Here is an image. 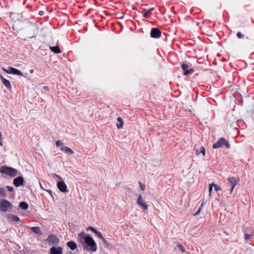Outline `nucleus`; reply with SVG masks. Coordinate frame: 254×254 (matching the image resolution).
<instances>
[{
  "mask_svg": "<svg viewBox=\"0 0 254 254\" xmlns=\"http://www.w3.org/2000/svg\"><path fill=\"white\" fill-rule=\"evenodd\" d=\"M0 195L2 197H5L6 195V191L3 188L0 187Z\"/></svg>",
  "mask_w": 254,
  "mask_h": 254,
  "instance_id": "obj_21",
  "label": "nucleus"
},
{
  "mask_svg": "<svg viewBox=\"0 0 254 254\" xmlns=\"http://www.w3.org/2000/svg\"><path fill=\"white\" fill-rule=\"evenodd\" d=\"M87 229L88 230H90L91 231H92L94 233L96 231V230L95 228H94L93 227H92V226L88 227Z\"/></svg>",
  "mask_w": 254,
  "mask_h": 254,
  "instance_id": "obj_35",
  "label": "nucleus"
},
{
  "mask_svg": "<svg viewBox=\"0 0 254 254\" xmlns=\"http://www.w3.org/2000/svg\"><path fill=\"white\" fill-rule=\"evenodd\" d=\"M24 179L22 177H18L13 180V184L16 187H18L23 185Z\"/></svg>",
  "mask_w": 254,
  "mask_h": 254,
  "instance_id": "obj_12",
  "label": "nucleus"
},
{
  "mask_svg": "<svg viewBox=\"0 0 254 254\" xmlns=\"http://www.w3.org/2000/svg\"><path fill=\"white\" fill-rule=\"evenodd\" d=\"M6 217L10 221L17 222L20 221L18 217L12 214H8Z\"/></svg>",
  "mask_w": 254,
  "mask_h": 254,
  "instance_id": "obj_14",
  "label": "nucleus"
},
{
  "mask_svg": "<svg viewBox=\"0 0 254 254\" xmlns=\"http://www.w3.org/2000/svg\"><path fill=\"white\" fill-rule=\"evenodd\" d=\"M213 184H210L209 187V196H211V192L212 191Z\"/></svg>",
  "mask_w": 254,
  "mask_h": 254,
  "instance_id": "obj_32",
  "label": "nucleus"
},
{
  "mask_svg": "<svg viewBox=\"0 0 254 254\" xmlns=\"http://www.w3.org/2000/svg\"><path fill=\"white\" fill-rule=\"evenodd\" d=\"M237 36L238 38H240V39L244 38V35L243 34H242L240 32H237Z\"/></svg>",
  "mask_w": 254,
  "mask_h": 254,
  "instance_id": "obj_31",
  "label": "nucleus"
},
{
  "mask_svg": "<svg viewBox=\"0 0 254 254\" xmlns=\"http://www.w3.org/2000/svg\"><path fill=\"white\" fill-rule=\"evenodd\" d=\"M189 65L187 64H184L182 65V68L185 71L189 69Z\"/></svg>",
  "mask_w": 254,
  "mask_h": 254,
  "instance_id": "obj_25",
  "label": "nucleus"
},
{
  "mask_svg": "<svg viewBox=\"0 0 254 254\" xmlns=\"http://www.w3.org/2000/svg\"><path fill=\"white\" fill-rule=\"evenodd\" d=\"M212 184H213V186L214 187V190L215 191H218L221 190V188L219 186L215 185L214 183H212Z\"/></svg>",
  "mask_w": 254,
  "mask_h": 254,
  "instance_id": "obj_27",
  "label": "nucleus"
},
{
  "mask_svg": "<svg viewBox=\"0 0 254 254\" xmlns=\"http://www.w3.org/2000/svg\"><path fill=\"white\" fill-rule=\"evenodd\" d=\"M0 172L11 177H15L17 175V170L13 168L2 166L0 168Z\"/></svg>",
  "mask_w": 254,
  "mask_h": 254,
  "instance_id": "obj_3",
  "label": "nucleus"
},
{
  "mask_svg": "<svg viewBox=\"0 0 254 254\" xmlns=\"http://www.w3.org/2000/svg\"><path fill=\"white\" fill-rule=\"evenodd\" d=\"M44 88L45 90H48V89H49V88H48V86H44Z\"/></svg>",
  "mask_w": 254,
  "mask_h": 254,
  "instance_id": "obj_40",
  "label": "nucleus"
},
{
  "mask_svg": "<svg viewBox=\"0 0 254 254\" xmlns=\"http://www.w3.org/2000/svg\"><path fill=\"white\" fill-rule=\"evenodd\" d=\"M178 247L182 253H185V249L183 245L181 244H178Z\"/></svg>",
  "mask_w": 254,
  "mask_h": 254,
  "instance_id": "obj_24",
  "label": "nucleus"
},
{
  "mask_svg": "<svg viewBox=\"0 0 254 254\" xmlns=\"http://www.w3.org/2000/svg\"><path fill=\"white\" fill-rule=\"evenodd\" d=\"M63 248L61 247L53 246L50 250V254H63Z\"/></svg>",
  "mask_w": 254,
  "mask_h": 254,
  "instance_id": "obj_9",
  "label": "nucleus"
},
{
  "mask_svg": "<svg viewBox=\"0 0 254 254\" xmlns=\"http://www.w3.org/2000/svg\"><path fill=\"white\" fill-rule=\"evenodd\" d=\"M20 16H20V15L19 14H11V17L13 20H15V19L16 18V17H17V18H19V17H20Z\"/></svg>",
  "mask_w": 254,
  "mask_h": 254,
  "instance_id": "obj_26",
  "label": "nucleus"
},
{
  "mask_svg": "<svg viewBox=\"0 0 254 254\" xmlns=\"http://www.w3.org/2000/svg\"><path fill=\"white\" fill-rule=\"evenodd\" d=\"M139 187H140V189L142 190H144L145 189V185L144 184L141 183L140 182H139Z\"/></svg>",
  "mask_w": 254,
  "mask_h": 254,
  "instance_id": "obj_29",
  "label": "nucleus"
},
{
  "mask_svg": "<svg viewBox=\"0 0 254 254\" xmlns=\"http://www.w3.org/2000/svg\"><path fill=\"white\" fill-rule=\"evenodd\" d=\"M85 244L87 245L88 250H90L93 252L97 251V245L93 239L89 236H85L84 238Z\"/></svg>",
  "mask_w": 254,
  "mask_h": 254,
  "instance_id": "obj_2",
  "label": "nucleus"
},
{
  "mask_svg": "<svg viewBox=\"0 0 254 254\" xmlns=\"http://www.w3.org/2000/svg\"><path fill=\"white\" fill-rule=\"evenodd\" d=\"M102 241H103V242L104 243V244L106 245L107 246H108V243H107V241H106V240L103 237L102 239H101Z\"/></svg>",
  "mask_w": 254,
  "mask_h": 254,
  "instance_id": "obj_37",
  "label": "nucleus"
},
{
  "mask_svg": "<svg viewBox=\"0 0 254 254\" xmlns=\"http://www.w3.org/2000/svg\"><path fill=\"white\" fill-rule=\"evenodd\" d=\"M2 69L7 74H12L19 76L23 75V73L19 69L12 67H9L8 69L3 68Z\"/></svg>",
  "mask_w": 254,
  "mask_h": 254,
  "instance_id": "obj_6",
  "label": "nucleus"
},
{
  "mask_svg": "<svg viewBox=\"0 0 254 254\" xmlns=\"http://www.w3.org/2000/svg\"><path fill=\"white\" fill-rule=\"evenodd\" d=\"M251 237V236L249 234H245L244 235V238L246 240H248L249 239H250Z\"/></svg>",
  "mask_w": 254,
  "mask_h": 254,
  "instance_id": "obj_34",
  "label": "nucleus"
},
{
  "mask_svg": "<svg viewBox=\"0 0 254 254\" xmlns=\"http://www.w3.org/2000/svg\"><path fill=\"white\" fill-rule=\"evenodd\" d=\"M136 202L138 205L141 206L144 209L147 210L148 209V205L145 202L144 199L141 194L138 195Z\"/></svg>",
  "mask_w": 254,
  "mask_h": 254,
  "instance_id": "obj_7",
  "label": "nucleus"
},
{
  "mask_svg": "<svg viewBox=\"0 0 254 254\" xmlns=\"http://www.w3.org/2000/svg\"><path fill=\"white\" fill-rule=\"evenodd\" d=\"M223 144H225L227 148L230 147L229 143L224 138L222 137L213 145V148L216 149L221 147Z\"/></svg>",
  "mask_w": 254,
  "mask_h": 254,
  "instance_id": "obj_5",
  "label": "nucleus"
},
{
  "mask_svg": "<svg viewBox=\"0 0 254 254\" xmlns=\"http://www.w3.org/2000/svg\"><path fill=\"white\" fill-rule=\"evenodd\" d=\"M13 208L12 204L7 200L1 198L0 199V211L3 212H9Z\"/></svg>",
  "mask_w": 254,
  "mask_h": 254,
  "instance_id": "obj_1",
  "label": "nucleus"
},
{
  "mask_svg": "<svg viewBox=\"0 0 254 254\" xmlns=\"http://www.w3.org/2000/svg\"><path fill=\"white\" fill-rule=\"evenodd\" d=\"M161 35V31L158 29L152 28L150 32V36L152 38H158Z\"/></svg>",
  "mask_w": 254,
  "mask_h": 254,
  "instance_id": "obj_11",
  "label": "nucleus"
},
{
  "mask_svg": "<svg viewBox=\"0 0 254 254\" xmlns=\"http://www.w3.org/2000/svg\"><path fill=\"white\" fill-rule=\"evenodd\" d=\"M50 49L52 51L54 52L55 53H61V51L59 47L58 46H54V47H51Z\"/></svg>",
  "mask_w": 254,
  "mask_h": 254,
  "instance_id": "obj_20",
  "label": "nucleus"
},
{
  "mask_svg": "<svg viewBox=\"0 0 254 254\" xmlns=\"http://www.w3.org/2000/svg\"><path fill=\"white\" fill-rule=\"evenodd\" d=\"M199 153H202V154L204 156L205 155V150L204 149V148L203 147H201V148H200V151L199 152H198V151H197V153L198 154Z\"/></svg>",
  "mask_w": 254,
  "mask_h": 254,
  "instance_id": "obj_28",
  "label": "nucleus"
},
{
  "mask_svg": "<svg viewBox=\"0 0 254 254\" xmlns=\"http://www.w3.org/2000/svg\"><path fill=\"white\" fill-rule=\"evenodd\" d=\"M119 124H117V127L118 128H122L124 125V122L121 117H118L117 119Z\"/></svg>",
  "mask_w": 254,
  "mask_h": 254,
  "instance_id": "obj_18",
  "label": "nucleus"
},
{
  "mask_svg": "<svg viewBox=\"0 0 254 254\" xmlns=\"http://www.w3.org/2000/svg\"><path fill=\"white\" fill-rule=\"evenodd\" d=\"M228 181L231 184V189L230 192L232 193L234 187L236 186V185L237 184V183L239 182V179L235 178V177H230L228 179Z\"/></svg>",
  "mask_w": 254,
  "mask_h": 254,
  "instance_id": "obj_10",
  "label": "nucleus"
},
{
  "mask_svg": "<svg viewBox=\"0 0 254 254\" xmlns=\"http://www.w3.org/2000/svg\"><path fill=\"white\" fill-rule=\"evenodd\" d=\"M56 144V146L57 147H61V148L63 147H64V146L63 142H62L60 140L57 141Z\"/></svg>",
  "mask_w": 254,
  "mask_h": 254,
  "instance_id": "obj_23",
  "label": "nucleus"
},
{
  "mask_svg": "<svg viewBox=\"0 0 254 254\" xmlns=\"http://www.w3.org/2000/svg\"><path fill=\"white\" fill-rule=\"evenodd\" d=\"M94 233L96 234L97 236H98L101 239H102L103 237L102 236V234L100 232L97 231V230L94 232Z\"/></svg>",
  "mask_w": 254,
  "mask_h": 254,
  "instance_id": "obj_33",
  "label": "nucleus"
},
{
  "mask_svg": "<svg viewBox=\"0 0 254 254\" xmlns=\"http://www.w3.org/2000/svg\"><path fill=\"white\" fill-rule=\"evenodd\" d=\"M200 210H201V208H199V209H198V210L197 211V212L196 213L195 215L198 214L199 213V212L200 211Z\"/></svg>",
  "mask_w": 254,
  "mask_h": 254,
  "instance_id": "obj_39",
  "label": "nucleus"
},
{
  "mask_svg": "<svg viewBox=\"0 0 254 254\" xmlns=\"http://www.w3.org/2000/svg\"><path fill=\"white\" fill-rule=\"evenodd\" d=\"M19 206L23 210H26L28 208V204L22 201L19 203Z\"/></svg>",
  "mask_w": 254,
  "mask_h": 254,
  "instance_id": "obj_17",
  "label": "nucleus"
},
{
  "mask_svg": "<svg viewBox=\"0 0 254 254\" xmlns=\"http://www.w3.org/2000/svg\"><path fill=\"white\" fill-rule=\"evenodd\" d=\"M151 14L150 10H147L145 12V13L143 14L144 17H148Z\"/></svg>",
  "mask_w": 254,
  "mask_h": 254,
  "instance_id": "obj_30",
  "label": "nucleus"
},
{
  "mask_svg": "<svg viewBox=\"0 0 254 254\" xmlns=\"http://www.w3.org/2000/svg\"><path fill=\"white\" fill-rule=\"evenodd\" d=\"M57 187L62 192H68L67 186L63 181H60L57 183Z\"/></svg>",
  "mask_w": 254,
  "mask_h": 254,
  "instance_id": "obj_8",
  "label": "nucleus"
},
{
  "mask_svg": "<svg viewBox=\"0 0 254 254\" xmlns=\"http://www.w3.org/2000/svg\"><path fill=\"white\" fill-rule=\"evenodd\" d=\"M31 230L33 232L38 234H41V233L40 228L39 227H33L31 228Z\"/></svg>",
  "mask_w": 254,
  "mask_h": 254,
  "instance_id": "obj_19",
  "label": "nucleus"
},
{
  "mask_svg": "<svg viewBox=\"0 0 254 254\" xmlns=\"http://www.w3.org/2000/svg\"><path fill=\"white\" fill-rule=\"evenodd\" d=\"M193 72H194V69L193 68H190V69H188V70H186L185 71H184V74L185 75H188L190 74H191Z\"/></svg>",
  "mask_w": 254,
  "mask_h": 254,
  "instance_id": "obj_22",
  "label": "nucleus"
},
{
  "mask_svg": "<svg viewBox=\"0 0 254 254\" xmlns=\"http://www.w3.org/2000/svg\"><path fill=\"white\" fill-rule=\"evenodd\" d=\"M2 82L4 85L9 90H11L12 87L10 82L7 79L4 78L2 75L0 76Z\"/></svg>",
  "mask_w": 254,
  "mask_h": 254,
  "instance_id": "obj_13",
  "label": "nucleus"
},
{
  "mask_svg": "<svg viewBox=\"0 0 254 254\" xmlns=\"http://www.w3.org/2000/svg\"><path fill=\"white\" fill-rule=\"evenodd\" d=\"M61 150L66 154H72L73 151L68 147H63L61 148Z\"/></svg>",
  "mask_w": 254,
  "mask_h": 254,
  "instance_id": "obj_15",
  "label": "nucleus"
},
{
  "mask_svg": "<svg viewBox=\"0 0 254 254\" xmlns=\"http://www.w3.org/2000/svg\"><path fill=\"white\" fill-rule=\"evenodd\" d=\"M49 192L51 193V192H52V191L50 190H49Z\"/></svg>",
  "mask_w": 254,
  "mask_h": 254,
  "instance_id": "obj_43",
  "label": "nucleus"
},
{
  "mask_svg": "<svg viewBox=\"0 0 254 254\" xmlns=\"http://www.w3.org/2000/svg\"><path fill=\"white\" fill-rule=\"evenodd\" d=\"M154 9V8H150L149 10H150V12Z\"/></svg>",
  "mask_w": 254,
  "mask_h": 254,
  "instance_id": "obj_42",
  "label": "nucleus"
},
{
  "mask_svg": "<svg viewBox=\"0 0 254 254\" xmlns=\"http://www.w3.org/2000/svg\"><path fill=\"white\" fill-rule=\"evenodd\" d=\"M6 188L7 189V190L10 191H12L13 190V188L12 187H10V186H7L6 187Z\"/></svg>",
  "mask_w": 254,
  "mask_h": 254,
  "instance_id": "obj_36",
  "label": "nucleus"
},
{
  "mask_svg": "<svg viewBox=\"0 0 254 254\" xmlns=\"http://www.w3.org/2000/svg\"><path fill=\"white\" fill-rule=\"evenodd\" d=\"M33 72H34V70L33 69H31V70H30V73H33Z\"/></svg>",
  "mask_w": 254,
  "mask_h": 254,
  "instance_id": "obj_41",
  "label": "nucleus"
},
{
  "mask_svg": "<svg viewBox=\"0 0 254 254\" xmlns=\"http://www.w3.org/2000/svg\"><path fill=\"white\" fill-rule=\"evenodd\" d=\"M54 175L56 176V177H58L60 180H62V178L60 176H59L55 174H54Z\"/></svg>",
  "mask_w": 254,
  "mask_h": 254,
  "instance_id": "obj_38",
  "label": "nucleus"
},
{
  "mask_svg": "<svg viewBox=\"0 0 254 254\" xmlns=\"http://www.w3.org/2000/svg\"><path fill=\"white\" fill-rule=\"evenodd\" d=\"M67 246L72 251L75 250L77 248V245L76 243L72 241L67 242Z\"/></svg>",
  "mask_w": 254,
  "mask_h": 254,
  "instance_id": "obj_16",
  "label": "nucleus"
},
{
  "mask_svg": "<svg viewBox=\"0 0 254 254\" xmlns=\"http://www.w3.org/2000/svg\"><path fill=\"white\" fill-rule=\"evenodd\" d=\"M45 241L47 242L49 245L55 246L59 244L60 240L55 234H51Z\"/></svg>",
  "mask_w": 254,
  "mask_h": 254,
  "instance_id": "obj_4",
  "label": "nucleus"
}]
</instances>
